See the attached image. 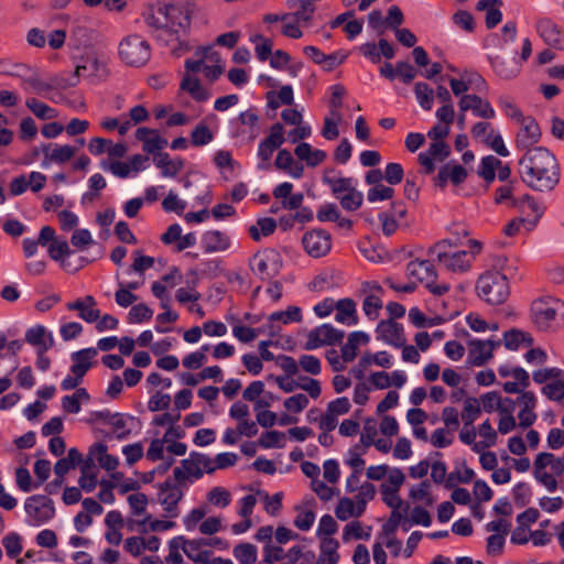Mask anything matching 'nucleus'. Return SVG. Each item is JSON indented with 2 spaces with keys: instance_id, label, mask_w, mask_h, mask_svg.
<instances>
[{
  "instance_id": "f257e3e1",
  "label": "nucleus",
  "mask_w": 564,
  "mask_h": 564,
  "mask_svg": "<svg viewBox=\"0 0 564 564\" xmlns=\"http://www.w3.org/2000/svg\"><path fill=\"white\" fill-rule=\"evenodd\" d=\"M522 182L533 191L551 192L560 182V165L556 158L543 147L528 150L519 161Z\"/></svg>"
},
{
  "instance_id": "f03ea898",
  "label": "nucleus",
  "mask_w": 564,
  "mask_h": 564,
  "mask_svg": "<svg viewBox=\"0 0 564 564\" xmlns=\"http://www.w3.org/2000/svg\"><path fill=\"white\" fill-rule=\"evenodd\" d=\"M476 289L478 295L490 305H499L510 295L508 279L498 271H488L479 276Z\"/></svg>"
},
{
  "instance_id": "7ed1b4c3",
  "label": "nucleus",
  "mask_w": 564,
  "mask_h": 564,
  "mask_svg": "<svg viewBox=\"0 0 564 564\" xmlns=\"http://www.w3.org/2000/svg\"><path fill=\"white\" fill-rule=\"evenodd\" d=\"M204 473L213 474L212 458L199 452H191L189 456L181 460V466L175 467L173 477L178 484L192 485L203 477Z\"/></svg>"
},
{
  "instance_id": "20e7f679",
  "label": "nucleus",
  "mask_w": 564,
  "mask_h": 564,
  "mask_svg": "<svg viewBox=\"0 0 564 564\" xmlns=\"http://www.w3.org/2000/svg\"><path fill=\"white\" fill-rule=\"evenodd\" d=\"M118 53L126 65L142 67L151 58V45L141 35L130 34L121 40Z\"/></svg>"
},
{
  "instance_id": "39448f33",
  "label": "nucleus",
  "mask_w": 564,
  "mask_h": 564,
  "mask_svg": "<svg viewBox=\"0 0 564 564\" xmlns=\"http://www.w3.org/2000/svg\"><path fill=\"white\" fill-rule=\"evenodd\" d=\"M406 274L415 278L435 296H442L451 289L448 283H436L437 272L429 260H412L406 264Z\"/></svg>"
},
{
  "instance_id": "423d86ee",
  "label": "nucleus",
  "mask_w": 564,
  "mask_h": 564,
  "mask_svg": "<svg viewBox=\"0 0 564 564\" xmlns=\"http://www.w3.org/2000/svg\"><path fill=\"white\" fill-rule=\"evenodd\" d=\"M184 484H178L177 480L167 478L158 485V499L161 503L165 516L169 518H177L180 514L178 503L184 497Z\"/></svg>"
},
{
  "instance_id": "0eeeda50",
  "label": "nucleus",
  "mask_w": 564,
  "mask_h": 564,
  "mask_svg": "<svg viewBox=\"0 0 564 564\" xmlns=\"http://www.w3.org/2000/svg\"><path fill=\"white\" fill-rule=\"evenodd\" d=\"M24 509L29 517L28 523L33 527L47 523L55 516L54 502L45 495H33L26 498Z\"/></svg>"
},
{
  "instance_id": "6e6552de",
  "label": "nucleus",
  "mask_w": 564,
  "mask_h": 564,
  "mask_svg": "<svg viewBox=\"0 0 564 564\" xmlns=\"http://www.w3.org/2000/svg\"><path fill=\"white\" fill-rule=\"evenodd\" d=\"M344 337V330L334 327L332 324H323L308 333L304 348L313 350L323 346H333L340 344Z\"/></svg>"
},
{
  "instance_id": "1a4fd4ad",
  "label": "nucleus",
  "mask_w": 564,
  "mask_h": 564,
  "mask_svg": "<svg viewBox=\"0 0 564 564\" xmlns=\"http://www.w3.org/2000/svg\"><path fill=\"white\" fill-rule=\"evenodd\" d=\"M152 35L160 44L173 46L172 51L177 56L191 48L186 40V34H183L182 31L171 26L169 23H164V25L159 28V30Z\"/></svg>"
},
{
  "instance_id": "9d476101",
  "label": "nucleus",
  "mask_w": 564,
  "mask_h": 564,
  "mask_svg": "<svg viewBox=\"0 0 564 564\" xmlns=\"http://www.w3.org/2000/svg\"><path fill=\"white\" fill-rule=\"evenodd\" d=\"M302 243L305 251L313 258L324 257L332 248L330 235L323 229L304 234Z\"/></svg>"
},
{
  "instance_id": "9b49d317",
  "label": "nucleus",
  "mask_w": 564,
  "mask_h": 564,
  "mask_svg": "<svg viewBox=\"0 0 564 564\" xmlns=\"http://www.w3.org/2000/svg\"><path fill=\"white\" fill-rule=\"evenodd\" d=\"M487 58L494 73L501 79L511 80L521 73L522 63L516 56L505 57L489 54Z\"/></svg>"
},
{
  "instance_id": "f8f14e48",
  "label": "nucleus",
  "mask_w": 564,
  "mask_h": 564,
  "mask_svg": "<svg viewBox=\"0 0 564 564\" xmlns=\"http://www.w3.org/2000/svg\"><path fill=\"white\" fill-rule=\"evenodd\" d=\"M40 151L44 156L42 167H48L52 163L62 165L68 162L75 155L76 148L69 144L42 143Z\"/></svg>"
},
{
  "instance_id": "ddd939ff",
  "label": "nucleus",
  "mask_w": 564,
  "mask_h": 564,
  "mask_svg": "<svg viewBox=\"0 0 564 564\" xmlns=\"http://www.w3.org/2000/svg\"><path fill=\"white\" fill-rule=\"evenodd\" d=\"M535 28L538 34L549 46L564 51V30L560 25L549 18H541Z\"/></svg>"
},
{
  "instance_id": "4468645a",
  "label": "nucleus",
  "mask_w": 564,
  "mask_h": 564,
  "mask_svg": "<svg viewBox=\"0 0 564 564\" xmlns=\"http://www.w3.org/2000/svg\"><path fill=\"white\" fill-rule=\"evenodd\" d=\"M500 346L499 340L488 339H471L468 341V359L473 366H484L494 356L495 348Z\"/></svg>"
},
{
  "instance_id": "2eb2a0df",
  "label": "nucleus",
  "mask_w": 564,
  "mask_h": 564,
  "mask_svg": "<svg viewBox=\"0 0 564 564\" xmlns=\"http://www.w3.org/2000/svg\"><path fill=\"white\" fill-rule=\"evenodd\" d=\"M376 333L378 340H382L397 348L404 346L406 341L402 324L392 319L379 322L376 327Z\"/></svg>"
},
{
  "instance_id": "dca6fc26",
  "label": "nucleus",
  "mask_w": 564,
  "mask_h": 564,
  "mask_svg": "<svg viewBox=\"0 0 564 564\" xmlns=\"http://www.w3.org/2000/svg\"><path fill=\"white\" fill-rule=\"evenodd\" d=\"M522 124V128L517 133L516 137V145L521 150H531L530 147L538 143L541 138V130L532 117H524L523 120L519 121Z\"/></svg>"
},
{
  "instance_id": "f3484780",
  "label": "nucleus",
  "mask_w": 564,
  "mask_h": 564,
  "mask_svg": "<svg viewBox=\"0 0 564 564\" xmlns=\"http://www.w3.org/2000/svg\"><path fill=\"white\" fill-rule=\"evenodd\" d=\"M158 13L162 15L164 23H169L171 26L178 29L183 34L187 33L191 25V17L182 7L165 4L159 8Z\"/></svg>"
},
{
  "instance_id": "a211bd4d",
  "label": "nucleus",
  "mask_w": 564,
  "mask_h": 564,
  "mask_svg": "<svg viewBox=\"0 0 564 564\" xmlns=\"http://www.w3.org/2000/svg\"><path fill=\"white\" fill-rule=\"evenodd\" d=\"M12 74L21 79V86L25 91L31 89L34 94L47 97L46 93L50 91L48 82H43L36 70L30 67H19Z\"/></svg>"
},
{
  "instance_id": "6ab92c4d",
  "label": "nucleus",
  "mask_w": 564,
  "mask_h": 564,
  "mask_svg": "<svg viewBox=\"0 0 564 564\" xmlns=\"http://www.w3.org/2000/svg\"><path fill=\"white\" fill-rule=\"evenodd\" d=\"M460 112L471 110L476 117L491 119L496 116L495 109L488 100H484L480 96L470 94L464 95L459 100Z\"/></svg>"
},
{
  "instance_id": "aec40b11",
  "label": "nucleus",
  "mask_w": 564,
  "mask_h": 564,
  "mask_svg": "<svg viewBox=\"0 0 564 564\" xmlns=\"http://www.w3.org/2000/svg\"><path fill=\"white\" fill-rule=\"evenodd\" d=\"M467 178V170L460 164L446 163L440 167L438 173L434 180L435 186L444 188L448 181L454 185H459Z\"/></svg>"
},
{
  "instance_id": "412c9836",
  "label": "nucleus",
  "mask_w": 564,
  "mask_h": 564,
  "mask_svg": "<svg viewBox=\"0 0 564 564\" xmlns=\"http://www.w3.org/2000/svg\"><path fill=\"white\" fill-rule=\"evenodd\" d=\"M560 302L556 301L554 305L545 302H536L532 307L533 321L539 329L547 330L551 328L552 323L555 321Z\"/></svg>"
},
{
  "instance_id": "4be33fe9",
  "label": "nucleus",
  "mask_w": 564,
  "mask_h": 564,
  "mask_svg": "<svg viewBox=\"0 0 564 564\" xmlns=\"http://www.w3.org/2000/svg\"><path fill=\"white\" fill-rule=\"evenodd\" d=\"M25 341L36 350H50L54 346L53 334L41 324L26 329Z\"/></svg>"
},
{
  "instance_id": "5701e85b",
  "label": "nucleus",
  "mask_w": 564,
  "mask_h": 564,
  "mask_svg": "<svg viewBox=\"0 0 564 564\" xmlns=\"http://www.w3.org/2000/svg\"><path fill=\"white\" fill-rule=\"evenodd\" d=\"M238 121L246 127L237 131L238 135H247L249 141H253L260 134V118L256 108L240 112Z\"/></svg>"
},
{
  "instance_id": "b1692460",
  "label": "nucleus",
  "mask_w": 564,
  "mask_h": 564,
  "mask_svg": "<svg viewBox=\"0 0 564 564\" xmlns=\"http://www.w3.org/2000/svg\"><path fill=\"white\" fill-rule=\"evenodd\" d=\"M135 139L143 143V151L147 153L161 151L167 144V140L162 138L156 130L147 127L137 129Z\"/></svg>"
},
{
  "instance_id": "393cba45",
  "label": "nucleus",
  "mask_w": 564,
  "mask_h": 564,
  "mask_svg": "<svg viewBox=\"0 0 564 564\" xmlns=\"http://www.w3.org/2000/svg\"><path fill=\"white\" fill-rule=\"evenodd\" d=\"M96 356L97 349L93 347L74 351L70 355L73 361V365L70 366L72 373L84 378L87 371L91 368L93 359Z\"/></svg>"
},
{
  "instance_id": "a878e982",
  "label": "nucleus",
  "mask_w": 564,
  "mask_h": 564,
  "mask_svg": "<svg viewBox=\"0 0 564 564\" xmlns=\"http://www.w3.org/2000/svg\"><path fill=\"white\" fill-rule=\"evenodd\" d=\"M356 306V302L350 297H345L336 301L335 321L347 326L357 325L358 315Z\"/></svg>"
},
{
  "instance_id": "bb28decb",
  "label": "nucleus",
  "mask_w": 564,
  "mask_h": 564,
  "mask_svg": "<svg viewBox=\"0 0 564 564\" xmlns=\"http://www.w3.org/2000/svg\"><path fill=\"white\" fill-rule=\"evenodd\" d=\"M202 247L206 253L225 251L230 247V238L220 230H209L202 236Z\"/></svg>"
},
{
  "instance_id": "cd10ccee",
  "label": "nucleus",
  "mask_w": 564,
  "mask_h": 564,
  "mask_svg": "<svg viewBox=\"0 0 564 564\" xmlns=\"http://www.w3.org/2000/svg\"><path fill=\"white\" fill-rule=\"evenodd\" d=\"M370 340L367 333L361 330L351 332L348 335L347 343L341 347V358L346 362L352 361L357 357L358 346L366 345Z\"/></svg>"
},
{
  "instance_id": "c85d7f7f",
  "label": "nucleus",
  "mask_w": 564,
  "mask_h": 564,
  "mask_svg": "<svg viewBox=\"0 0 564 564\" xmlns=\"http://www.w3.org/2000/svg\"><path fill=\"white\" fill-rule=\"evenodd\" d=\"M85 69H86V66L77 65L74 73H72V74L61 73V74H54V75L50 76V78H48L50 90H53V89L64 90V89L77 86V84L79 83V77L82 75V70H85Z\"/></svg>"
},
{
  "instance_id": "c756f323",
  "label": "nucleus",
  "mask_w": 564,
  "mask_h": 564,
  "mask_svg": "<svg viewBox=\"0 0 564 564\" xmlns=\"http://www.w3.org/2000/svg\"><path fill=\"white\" fill-rule=\"evenodd\" d=\"M154 164L161 170L163 177H175L184 167L183 159L172 160L166 152H159L154 158Z\"/></svg>"
},
{
  "instance_id": "7c9ffc66",
  "label": "nucleus",
  "mask_w": 564,
  "mask_h": 564,
  "mask_svg": "<svg viewBox=\"0 0 564 564\" xmlns=\"http://www.w3.org/2000/svg\"><path fill=\"white\" fill-rule=\"evenodd\" d=\"M107 451L108 447L106 444L96 443L89 448V459L95 457L101 468L108 471L115 470L119 465V460L116 456L108 454Z\"/></svg>"
},
{
  "instance_id": "2f4dec72",
  "label": "nucleus",
  "mask_w": 564,
  "mask_h": 564,
  "mask_svg": "<svg viewBox=\"0 0 564 564\" xmlns=\"http://www.w3.org/2000/svg\"><path fill=\"white\" fill-rule=\"evenodd\" d=\"M550 458L549 456L538 455L533 463V475L538 482L543 485L549 491L553 492L557 488V481L552 474L545 471V464L543 459Z\"/></svg>"
},
{
  "instance_id": "473e14b6",
  "label": "nucleus",
  "mask_w": 564,
  "mask_h": 564,
  "mask_svg": "<svg viewBox=\"0 0 564 564\" xmlns=\"http://www.w3.org/2000/svg\"><path fill=\"white\" fill-rule=\"evenodd\" d=\"M512 377L516 381H507L502 384L506 393H521L530 386L529 372L522 367H514Z\"/></svg>"
},
{
  "instance_id": "72a5a7b5",
  "label": "nucleus",
  "mask_w": 564,
  "mask_h": 564,
  "mask_svg": "<svg viewBox=\"0 0 564 564\" xmlns=\"http://www.w3.org/2000/svg\"><path fill=\"white\" fill-rule=\"evenodd\" d=\"M339 544L333 538H323L321 541V553L316 564H337L339 554L337 552Z\"/></svg>"
},
{
  "instance_id": "f704fd0d",
  "label": "nucleus",
  "mask_w": 564,
  "mask_h": 564,
  "mask_svg": "<svg viewBox=\"0 0 564 564\" xmlns=\"http://www.w3.org/2000/svg\"><path fill=\"white\" fill-rule=\"evenodd\" d=\"M134 421V416L126 415L122 413H113L110 425L112 426V431L116 434V437L118 440L128 438L131 434L132 424Z\"/></svg>"
},
{
  "instance_id": "c9c22d12",
  "label": "nucleus",
  "mask_w": 564,
  "mask_h": 564,
  "mask_svg": "<svg viewBox=\"0 0 564 564\" xmlns=\"http://www.w3.org/2000/svg\"><path fill=\"white\" fill-rule=\"evenodd\" d=\"M276 229V221L271 217H262L257 220L256 225H251L248 229L250 237L254 241H259L261 237L272 235Z\"/></svg>"
},
{
  "instance_id": "e433bc0d",
  "label": "nucleus",
  "mask_w": 564,
  "mask_h": 564,
  "mask_svg": "<svg viewBox=\"0 0 564 564\" xmlns=\"http://www.w3.org/2000/svg\"><path fill=\"white\" fill-rule=\"evenodd\" d=\"M28 109L41 120L55 119L58 115L55 108L40 101L39 99L31 97L25 100Z\"/></svg>"
},
{
  "instance_id": "4c0bfd02",
  "label": "nucleus",
  "mask_w": 564,
  "mask_h": 564,
  "mask_svg": "<svg viewBox=\"0 0 564 564\" xmlns=\"http://www.w3.org/2000/svg\"><path fill=\"white\" fill-rule=\"evenodd\" d=\"M95 31L85 26L84 24L76 23L70 31V41L75 42V47H88L93 44Z\"/></svg>"
},
{
  "instance_id": "58836bf2",
  "label": "nucleus",
  "mask_w": 564,
  "mask_h": 564,
  "mask_svg": "<svg viewBox=\"0 0 564 564\" xmlns=\"http://www.w3.org/2000/svg\"><path fill=\"white\" fill-rule=\"evenodd\" d=\"M323 183L328 185L332 193L338 198L341 193H347L355 188L356 181L352 177H330L323 176Z\"/></svg>"
},
{
  "instance_id": "ea45409f",
  "label": "nucleus",
  "mask_w": 564,
  "mask_h": 564,
  "mask_svg": "<svg viewBox=\"0 0 564 564\" xmlns=\"http://www.w3.org/2000/svg\"><path fill=\"white\" fill-rule=\"evenodd\" d=\"M442 263L453 272H466L470 268V259H468L467 251H457L448 254Z\"/></svg>"
},
{
  "instance_id": "a19ab883",
  "label": "nucleus",
  "mask_w": 564,
  "mask_h": 564,
  "mask_svg": "<svg viewBox=\"0 0 564 564\" xmlns=\"http://www.w3.org/2000/svg\"><path fill=\"white\" fill-rule=\"evenodd\" d=\"M181 89L186 90L196 101H206L209 93L202 86L198 78L184 77Z\"/></svg>"
},
{
  "instance_id": "79ce46f5",
  "label": "nucleus",
  "mask_w": 564,
  "mask_h": 564,
  "mask_svg": "<svg viewBox=\"0 0 564 564\" xmlns=\"http://www.w3.org/2000/svg\"><path fill=\"white\" fill-rule=\"evenodd\" d=\"M516 182L511 181L507 184L499 186L495 191V203L507 204L510 207H520V200L513 196Z\"/></svg>"
},
{
  "instance_id": "37998d69",
  "label": "nucleus",
  "mask_w": 564,
  "mask_h": 564,
  "mask_svg": "<svg viewBox=\"0 0 564 564\" xmlns=\"http://www.w3.org/2000/svg\"><path fill=\"white\" fill-rule=\"evenodd\" d=\"M481 413L480 402L475 397H467L464 402L462 420L465 426H470Z\"/></svg>"
},
{
  "instance_id": "c03bdc74",
  "label": "nucleus",
  "mask_w": 564,
  "mask_h": 564,
  "mask_svg": "<svg viewBox=\"0 0 564 564\" xmlns=\"http://www.w3.org/2000/svg\"><path fill=\"white\" fill-rule=\"evenodd\" d=\"M249 40L256 45L254 51L259 61L264 62L272 55L273 42L271 39L262 34H253Z\"/></svg>"
},
{
  "instance_id": "a18cd8bd",
  "label": "nucleus",
  "mask_w": 564,
  "mask_h": 564,
  "mask_svg": "<svg viewBox=\"0 0 564 564\" xmlns=\"http://www.w3.org/2000/svg\"><path fill=\"white\" fill-rule=\"evenodd\" d=\"M269 322L290 324L302 321V311L299 306H289L285 311L273 312L268 316Z\"/></svg>"
},
{
  "instance_id": "49530a36",
  "label": "nucleus",
  "mask_w": 564,
  "mask_h": 564,
  "mask_svg": "<svg viewBox=\"0 0 564 564\" xmlns=\"http://www.w3.org/2000/svg\"><path fill=\"white\" fill-rule=\"evenodd\" d=\"M501 165V160L497 159L494 155L484 156L480 161L478 167V174L481 176L487 183L494 182L496 177V169Z\"/></svg>"
},
{
  "instance_id": "de8ad7c7",
  "label": "nucleus",
  "mask_w": 564,
  "mask_h": 564,
  "mask_svg": "<svg viewBox=\"0 0 564 564\" xmlns=\"http://www.w3.org/2000/svg\"><path fill=\"white\" fill-rule=\"evenodd\" d=\"M258 551L251 543H240L234 549V556L240 564H253L257 561Z\"/></svg>"
},
{
  "instance_id": "09e8293b",
  "label": "nucleus",
  "mask_w": 564,
  "mask_h": 564,
  "mask_svg": "<svg viewBox=\"0 0 564 564\" xmlns=\"http://www.w3.org/2000/svg\"><path fill=\"white\" fill-rule=\"evenodd\" d=\"M285 435L280 431H268L262 433L258 444L262 448H282L284 446Z\"/></svg>"
},
{
  "instance_id": "8fccbe9b",
  "label": "nucleus",
  "mask_w": 564,
  "mask_h": 564,
  "mask_svg": "<svg viewBox=\"0 0 564 564\" xmlns=\"http://www.w3.org/2000/svg\"><path fill=\"white\" fill-rule=\"evenodd\" d=\"M414 93L417 102L424 110H431L433 106V89L424 82L415 84Z\"/></svg>"
},
{
  "instance_id": "3c124183",
  "label": "nucleus",
  "mask_w": 564,
  "mask_h": 564,
  "mask_svg": "<svg viewBox=\"0 0 564 564\" xmlns=\"http://www.w3.org/2000/svg\"><path fill=\"white\" fill-rule=\"evenodd\" d=\"M542 393L551 401L564 405V380L558 379L546 383L542 388Z\"/></svg>"
},
{
  "instance_id": "603ef678",
  "label": "nucleus",
  "mask_w": 564,
  "mask_h": 564,
  "mask_svg": "<svg viewBox=\"0 0 564 564\" xmlns=\"http://www.w3.org/2000/svg\"><path fill=\"white\" fill-rule=\"evenodd\" d=\"M213 138L214 135L210 129L206 124L199 123L191 133V143L194 147H204L212 142Z\"/></svg>"
},
{
  "instance_id": "864d4df0",
  "label": "nucleus",
  "mask_w": 564,
  "mask_h": 564,
  "mask_svg": "<svg viewBox=\"0 0 564 564\" xmlns=\"http://www.w3.org/2000/svg\"><path fill=\"white\" fill-rule=\"evenodd\" d=\"M338 198H339L341 207L349 212L357 210L364 202L362 193L357 191L356 188L345 193L344 195L339 196Z\"/></svg>"
},
{
  "instance_id": "5fc2aeb1",
  "label": "nucleus",
  "mask_w": 564,
  "mask_h": 564,
  "mask_svg": "<svg viewBox=\"0 0 564 564\" xmlns=\"http://www.w3.org/2000/svg\"><path fill=\"white\" fill-rule=\"evenodd\" d=\"M482 142L488 145L492 151H495L498 155L506 158L509 155V150L505 145L503 139L500 133L490 130L486 138L482 139Z\"/></svg>"
},
{
  "instance_id": "6e6d98bb",
  "label": "nucleus",
  "mask_w": 564,
  "mask_h": 564,
  "mask_svg": "<svg viewBox=\"0 0 564 564\" xmlns=\"http://www.w3.org/2000/svg\"><path fill=\"white\" fill-rule=\"evenodd\" d=\"M371 528L368 527L367 534H364L362 525L359 521H351L345 525L343 532V540L345 542L349 541L351 538L356 540H369L370 539Z\"/></svg>"
},
{
  "instance_id": "4d7b16f0",
  "label": "nucleus",
  "mask_w": 564,
  "mask_h": 564,
  "mask_svg": "<svg viewBox=\"0 0 564 564\" xmlns=\"http://www.w3.org/2000/svg\"><path fill=\"white\" fill-rule=\"evenodd\" d=\"M153 316V311L143 303L133 305L128 314V321L131 324L142 323L150 321Z\"/></svg>"
},
{
  "instance_id": "13d9d810",
  "label": "nucleus",
  "mask_w": 564,
  "mask_h": 564,
  "mask_svg": "<svg viewBox=\"0 0 564 564\" xmlns=\"http://www.w3.org/2000/svg\"><path fill=\"white\" fill-rule=\"evenodd\" d=\"M2 544L10 558H15L22 552L21 536L15 532L7 534L2 539Z\"/></svg>"
},
{
  "instance_id": "bf43d9fd",
  "label": "nucleus",
  "mask_w": 564,
  "mask_h": 564,
  "mask_svg": "<svg viewBox=\"0 0 564 564\" xmlns=\"http://www.w3.org/2000/svg\"><path fill=\"white\" fill-rule=\"evenodd\" d=\"M69 246L66 240H55L48 246V254L55 261H62V265L66 268L64 258L70 253Z\"/></svg>"
},
{
  "instance_id": "052dcab7",
  "label": "nucleus",
  "mask_w": 564,
  "mask_h": 564,
  "mask_svg": "<svg viewBox=\"0 0 564 564\" xmlns=\"http://www.w3.org/2000/svg\"><path fill=\"white\" fill-rule=\"evenodd\" d=\"M207 499L212 505L225 508L229 506L231 501V496L227 489L223 487H214L213 489L209 490Z\"/></svg>"
},
{
  "instance_id": "680f3d73",
  "label": "nucleus",
  "mask_w": 564,
  "mask_h": 564,
  "mask_svg": "<svg viewBox=\"0 0 564 564\" xmlns=\"http://www.w3.org/2000/svg\"><path fill=\"white\" fill-rule=\"evenodd\" d=\"M259 495L264 497V509L271 516H276L282 509L283 492H275L273 496H269L267 492L258 491Z\"/></svg>"
},
{
  "instance_id": "e2e57ef3",
  "label": "nucleus",
  "mask_w": 564,
  "mask_h": 564,
  "mask_svg": "<svg viewBox=\"0 0 564 564\" xmlns=\"http://www.w3.org/2000/svg\"><path fill=\"white\" fill-rule=\"evenodd\" d=\"M382 307V301L376 295H368L365 297L362 303V311L365 315L370 319L375 321L379 316V311Z\"/></svg>"
},
{
  "instance_id": "0e129e2a",
  "label": "nucleus",
  "mask_w": 564,
  "mask_h": 564,
  "mask_svg": "<svg viewBox=\"0 0 564 564\" xmlns=\"http://www.w3.org/2000/svg\"><path fill=\"white\" fill-rule=\"evenodd\" d=\"M337 529L338 525L334 518L330 514H324L319 520L316 535L321 539L329 538L337 532Z\"/></svg>"
},
{
  "instance_id": "69168bd1",
  "label": "nucleus",
  "mask_w": 564,
  "mask_h": 564,
  "mask_svg": "<svg viewBox=\"0 0 564 564\" xmlns=\"http://www.w3.org/2000/svg\"><path fill=\"white\" fill-rule=\"evenodd\" d=\"M262 141L274 150L279 149L285 141L283 126L279 122L272 124L269 135Z\"/></svg>"
},
{
  "instance_id": "338daca9",
  "label": "nucleus",
  "mask_w": 564,
  "mask_h": 564,
  "mask_svg": "<svg viewBox=\"0 0 564 564\" xmlns=\"http://www.w3.org/2000/svg\"><path fill=\"white\" fill-rule=\"evenodd\" d=\"M531 496L532 490L529 484L521 481L513 487V499L518 507L527 506L531 500Z\"/></svg>"
},
{
  "instance_id": "774afa93",
  "label": "nucleus",
  "mask_w": 564,
  "mask_h": 564,
  "mask_svg": "<svg viewBox=\"0 0 564 564\" xmlns=\"http://www.w3.org/2000/svg\"><path fill=\"white\" fill-rule=\"evenodd\" d=\"M394 195V189L389 186H384L382 184L376 185L371 187L367 193V199L370 203H375L378 200H388L391 199Z\"/></svg>"
}]
</instances>
